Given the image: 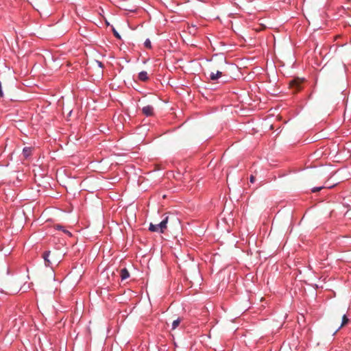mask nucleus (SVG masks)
<instances>
[{"label":"nucleus","mask_w":351,"mask_h":351,"mask_svg":"<svg viewBox=\"0 0 351 351\" xmlns=\"http://www.w3.org/2000/svg\"><path fill=\"white\" fill-rule=\"evenodd\" d=\"M304 82V78L294 77L289 81V84L293 93H295L302 89Z\"/></svg>","instance_id":"obj_1"},{"label":"nucleus","mask_w":351,"mask_h":351,"mask_svg":"<svg viewBox=\"0 0 351 351\" xmlns=\"http://www.w3.org/2000/svg\"><path fill=\"white\" fill-rule=\"evenodd\" d=\"M142 112L146 117L152 116L154 114V108L151 105H147L142 108Z\"/></svg>","instance_id":"obj_2"},{"label":"nucleus","mask_w":351,"mask_h":351,"mask_svg":"<svg viewBox=\"0 0 351 351\" xmlns=\"http://www.w3.org/2000/svg\"><path fill=\"white\" fill-rule=\"evenodd\" d=\"M168 219L169 217L167 216L159 223L157 224V226H159L160 233H163L165 230L167 228Z\"/></svg>","instance_id":"obj_3"},{"label":"nucleus","mask_w":351,"mask_h":351,"mask_svg":"<svg viewBox=\"0 0 351 351\" xmlns=\"http://www.w3.org/2000/svg\"><path fill=\"white\" fill-rule=\"evenodd\" d=\"M33 148L32 147H25L23 149V156L25 159L29 158L32 154Z\"/></svg>","instance_id":"obj_4"},{"label":"nucleus","mask_w":351,"mask_h":351,"mask_svg":"<svg viewBox=\"0 0 351 351\" xmlns=\"http://www.w3.org/2000/svg\"><path fill=\"white\" fill-rule=\"evenodd\" d=\"M50 253V251H45L43 254V258L45 261V265L46 267H51V263L49 259Z\"/></svg>","instance_id":"obj_5"},{"label":"nucleus","mask_w":351,"mask_h":351,"mask_svg":"<svg viewBox=\"0 0 351 351\" xmlns=\"http://www.w3.org/2000/svg\"><path fill=\"white\" fill-rule=\"evenodd\" d=\"M221 76H222V72L220 71H217L216 73H213V72L210 73L209 79L212 81H216Z\"/></svg>","instance_id":"obj_6"},{"label":"nucleus","mask_w":351,"mask_h":351,"mask_svg":"<svg viewBox=\"0 0 351 351\" xmlns=\"http://www.w3.org/2000/svg\"><path fill=\"white\" fill-rule=\"evenodd\" d=\"M138 78L139 80L145 82L148 80V74L147 71H143L138 73Z\"/></svg>","instance_id":"obj_7"},{"label":"nucleus","mask_w":351,"mask_h":351,"mask_svg":"<svg viewBox=\"0 0 351 351\" xmlns=\"http://www.w3.org/2000/svg\"><path fill=\"white\" fill-rule=\"evenodd\" d=\"M130 277V273L126 268H123L121 270V280H126Z\"/></svg>","instance_id":"obj_8"},{"label":"nucleus","mask_w":351,"mask_h":351,"mask_svg":"<svg viewBox=\"0 0 351 351\" xmlns=\"http://www.w3.org/2000/svg\"><path fill=\"white\" fill-rule=\"evenodd\" d=\"M348 322H349V319L348 318L347 315L346 314H344L342 317L341 326L336 330V331L334 332V334H335L341 327L346 325Z\"/></svg>","instance_id":"obj_9"},{"label":"nucleus","mask_w":351,"mask_h":351,"mask_svg":"<svg viewBox=\"0 0 351 351\" xmlns=\"http://www.w3.org/2000/svg\"><path fill=\"white\" fill-rule=\"evenodd\" d=\"M55 228H56V230H62V232H64L65 234H68V235H69V236H71V235H72V234H71V233L69 231L66 230L64 228V227L63 226H62V225L57 224V225H56Z\"/></svg>","instance_id":"obj_10"},{"label":"nucleus","mask_w":351,"mask_h":351,"mask_svg":"<svg viewBox=\"0 0 351 351\" xmlns=\"http://www.w3.org/2000/svg\"><path fill=\"white\" fill-rule=\"evenodd\" d=\"M149 230L151 232H160L159 226H157V224H153L152 223L149 224Z\"/></svg>","instance_id":"obj_11"},{"label":"nucleus","mask_w":351,"mask_h":351,"mask_svg":"<svg viewBox=\"0 0 351 351\" xmlns=\"http://www.w3.org/2000/svg\"><path fill=\"white\" fill-rule=\"evenodd\" d=\"M181 322V318L178 317L176 320H174L171 325V329L175 330L180 324Z\"/></svg>","instance_id":"obj_12"},{"label":"nucleus","mask_w":351,"mask_h":351,"mask_svg":"<svg viewBox=\"0 0 351 351\" xmlns=\"http://www.w3.org/2000/svg\"><path fill=\"white\" fill-rule=\"evenodd\" d=\"M324 186H319V187H314L311 189V191L313 193H316V192H318L320 190H322V189H324Z\"/></svg>","instance_id":"obj_13"},{"label":"nucleus","mask_w":351,"mask_h":351,"mask_svg":"<svg viewBox=\"0 0 351 351\" xmlns=\"http://www.w3.org/2000/svg\"><path fill=\"white\" fill-rule=\"evenodd\" d=\"M113 33H114V35L119 39V40H121V36L119 35V34L114 29H113Z\"/></svg>","instance_id":"obj_14"},{"label":"nucleus","mask_w":351,"mask_h":351,"mask_svg":"<svg viewBox=\"0 0 351 351\" xmlns=\"http://www.w3.org/2000/svg\"><path fill=\"white\" fill-rule=\"evenodd\" d=\"M255 180H256V178L254 176H252V175L250 176V181L251 183H254L255 182Z\"/></svg>","instance_id":"obj_15"},{"label":"nucleus","mask_w":351,"mask_h":351,"mask_svg":"<svg viewBox=\"0 0 351 351\" xmlns=\"http://www.w3.org/2000/svg\"><path fill=\"white\" fill-rule=\"evenodd\" d=\"M97 63L100 68H104V65L101 61L97 60Z\"/></svg>","instance_id":"obj_16"},{"label":"nucleus","mask_w":351,"mask_h":351,"mask_svg":"<svg viewBox=\"0 0 351 351\" xmlns=\"http://www.w3.org/2000/svg\"><path fill=\"white\" fill-rule=\"evenodd\" d=\"M143 44H151V41L149 38H147Z\"/></svg>","instance_id":"obj_17"},{"label":"nucleus","mask_w":351,"mask_h":351,"mask_svg":"<svg viewBox=\"0 0 351 351\" xmlns=\"http://www.w3.org/2000/svg\"><path fill=\"white\" fill-rule=\"evenodd\" d=\"M146 47L149 48V49H152V45H145Z\"/></svg>","instance_id":"obj_18"},{"label":"nucleus","mask_w":351,"mask_h":351,"mask_svg":"<svg viewBox=\"0 0 351 351\" xmlns=\"http://www.w3.org/2000/svg\"><path fill=\"white\" fill-rule=\"evenodd\" d=\"M223 61H224L225 62H226V58H223Z\"/></svg>","instance_id":"obj_19"}]
</instances>
